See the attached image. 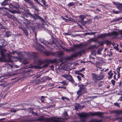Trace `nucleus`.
<instances>
[{
  "label": "nucleus",
  "mask_w": 122,
  "mask_h": 122,
  "mask_svg": "<svg viewBox=\"0 0 122 122\" xmlns=\"http://www.w3.org/2000/svg\"><path fill=\"white\" fill-rule=\"evenodd\" d=\"M43 121L42 122H61L60 119L58 118L53 117L50 118H44L43 116H41L36 118V117H32L28 119L27 121L31 122L33 121Z\"/></svg>",
  "instance_id": "obj_1"
},
{
  "label": "nucleus",
  "mask_w": 122,
  "mask_h": 122,
  "mask_svg": "<svg viewBox=\"0 0 122 122\" xmlns=\"http://www.w3.org/2000/svg\"><path fill=\"white\" fill-rule=\"evenodd\" d=\"M104 113L100 112H90V113H82L78 114V116L81 118V122H85L86 119L85 117H87L90 116H98L102 117Z\"/></svg>",
  "instance_id": "obj_2"
},
{
  "label": "nucleus",
  "mask_w": 122,
  "mask_h": 122,
  "mask_svg": "<svg viewBox=\"0 0 122 122\" xmlns=\"http://www.w3.org/2000/svg\"><path fill=\"white\" fill-rule=\"evenodd\" d=\"M50 62V61L48 60H46L44 61L41 60H39L38 61L39 65L36 66V68L41 69H42L43 68H46L48 66Z\"/></svg>",
  "instance_id": "obj_3"
},
{
  "label": "nucleus",
  "mask_w": 122,
  "mask_h": 122,
  "mask_svg": "<svg viewBox=\"0 0 122 122\" xmlns=\"http://www.w3.org/2000/svg\"><path fill=\"white\" fill-rule=\"evenodd\" d=\"M92 80L95 83H97V81L102 80L105 76L103 74L101 73L98 75L95 73H92Z\"/></svg>",
  "instance_id": "obj_4"
},
{
  "label": "nucleus",
  "mask_w": 122,
  "mask_h": 122,
  "mask_svg": "<svg viewBox=\"0 0 122 122\" xmlns=\"http://www.w3.org/2000/svg\"><path fill=\"white\" fill-rule=\"evenodd\" d=\"M0 54L2 58L6 62H12L13 61L11 59H8V60H6L5 59V55L4 53L7 51V50L5 49H4L3 48V46H0Z\"/></svg>",
  "instance_id": "obj_5"
},
{
  "label": "nucleus",
  "mask_w": 122,
  "mask_h": 122,
  "mask_svg": "<svg viewBox=\"0 0 122 122\" xmlns=\"http://www.w3.org/2000/svg\"><path fill=\"white\" fill-rule=\"evenodd\" d=\"M118 34L117 32L114 31L108 33L101 34L99 36L100 38H102L108 36H111L114 38H115Z\"/></svg>",
  "instance_id": "obj_6"
},
{
  "label": "nucleus",
  "mask_w": 122,
  "mask_h": 122,
  "mask_svg": "<svg viewBox=\"0 0 122 122\" xmlns=\"http://www.w3.org/2000/svg\"><path fill=\"white\" fill-rule=\"evenodd\" d=\"M24 0L29 4L31 8L35 10L38 11V9L37 6H35L33 2L30 0Z\"/></svg>",
  "instance_id": "obj_7"
},
{
  "label": "nucleus",
  "mask_w": 122,
  "mask_h": 122,
  "mask_svg": "<svg viewBox=\"0 0 122 122\" xmlns=\"http://www.w3.org/2000/svg\"><path fill=\"white\" fill-rule=\"evenodd\" d=\"M63 77L66 79L68 80L72 83H73L74 82V81L73 79L71 76L70 75L66 74L63 75Z\"/></svg>",
  "instance_id": "obj_8"
},
{
  "label": "nucleus",
  "mask_w": 122,
  "mask_h": 122,
  "mask_svg": "<svg viewBox=\"0 0 122 122\" xmlns=\"http://www.w3.org/2000/svg\"><path fill=\"white\" fill-rule=\"evenodd\" d=\"M84 51L83 50H81L77 52L72 54L71 55V56L72 57H75L79 56H81V54Z\"/></svg>",
  "instance_id": "obj_9"
},
{
  "label": "nucleus",
  "mask_w": 122,
  "mask_h": 122,
  "mask_svg": "<svg viewBox=\"0 0 122 122\" xmlns=\"http://www.w3.org/2000/svg\"><path fill=\"white\" fill-rule=\"evenodd\" d=\"M88 84L87 82H86L85 85H79V89L81 91L83 92L84 93L86 92L85 91L86 87L85 86H86Z\"/></svg>",
  "instance_id": "obj_10"
},
{
  "label": "nucleus",
  "mask_w": 122,
  "mask_h": 122,
  "mask_svg": "<svg viewBox=\"0 0 122 122\" xmlns=\"http://www.w3.org/2000/svg\"><path fill=\"white\" fill-rule=\"evenodd\" d=\"M30 15L31 16H32L33 17L34 19L37 18L39 19L40 20H41L43 23H45L44 20L41 17L39 16L38 15L36 14H35V15H32L31 14Z\"/></svg>",
  "instance_id": "obj_11"
},
{
  "label": "nucleus",
  "mask_w": 122,
  "mask_h": 122,
  "mask_svg": "<svg viewBox=\"0 0 122 122\" xmlns=\"http://www.w3.org/2000/svg\"><path fill=\"white\" fill-rule=\"evenodd\" d=\"M45 53L47 56L51 55L54 56L56 55V53L48 51L45 52Z\"/></svg>",
  "instance_id": "obj_12"
},
{
  "label": "nucleus",
  "mask_w": 122,
  "mask_h": 122,
  "mask_svg": "<svg viewBox=\"0 0 122 122\" xmlns=\"http://www.w3.org/2000/svg\"><path fill=\"white\" fill-rule=\"evenodd\" d=\"M6 8L5 7H0V13H2L4 15L6 14V11L5 10Z\"/></svg>",
  "instance_id": "obj_13"
},
{
  "label": "nucleus",
  "mask_w": 122,
  "mask_h": 122,
  "mask_svg": "<svg viewBox=\"0 0 122 122\" xmlns=\"http://www.w3.org/2000/svg\"><path fill=\"white\" fill-rule=\"evenodd\" d=\"M111 113H113L116 114L117 115L122 114V109L113 111L111 112Z\"/></svg>",
  "instance_id": "obj_14"
},
{
  "label": "nucleus",
  "mask_w": 122,
  "mask_h": 122,
  "mask_svg": "<svg viewBox=\"0 0 122 122\" xmlns=\"http://www.w3.org/2000/svg\"><path fill=\"white\" fill-rule=\"evenodd\" d=\"M7 17L13 20H14L15 21L16 20V19L13 15L11 14H8L7 15Z\"/></svg>",
  "instance_id": "obj_15"
},
{
  "label": "nucleus",
  "mask_w": 122,
  "mask_h": 122,
  "mask_svg": "<svg viewBox=\"0 0 122 122\" xmlns=\"http://www.w3.org/2000/svg\"><path fill=\"white\" fill-rule=\"evenodd\" d=\"M19 28H21L23 31V32L25 34V36H28V33L26 29L25 28L20 27H19Z\"/></svg>",
  "instance_id": "obj_16"
},
{
  "label": "nucleus",
  "mask_w": 122,
  "mask_h": 122,
  "mask_svg": "<svg viewBox=\"0 0 122 122\" xmlns=\"http://www.w3.org/2000/svg\"><path fill=\"white\" fill-rule=\"evenodd\" d=\"M46 43L45 44V45L47 46V45H51L52 44H54L55 45H56V43L53 40H52L51 42H49L47 41H46Z\"/></svg>",
  "instance_id": "obj_17"
},
{
  "label": "nucleus",
  "mask_w": 122,
  "mask_h": 122,
  "mask_svg": "<svg viewBox=\"0 0 122 122\" xmlns=\"http://www.w3.org/2000/svg\"><path fill=\"white\" fill-rule=\"evenodd\" d=\"M10 6H11L13 7L16 9H18L19 7V5L15 3H14L13 4H11Z\"/></svg>",
  "instance_id": "obj_18"
},
{
  "label": "nucleus",
  "mask_w": 122,
  "mask_h": 122,
  "mask_svg": "<svg viewBox=\"0 0 122 122\" xmlns=\"http://www.w3.org/2000/svg\"><path fill=\"white\" fill-rule=\"evenodd\" d=\"M84 93L83 92L81 91L80 90H79L77 92V94L78 95V96H77V97H79Z\"/></svg>",
  "instance_id": "obj_19"
},
{
  "label": "nucleus",
  "mask_w": 122,
  "mask_h": 122,
  "mask_svg": "<svg viewBox=\"0 0 122 122\" xmlns=\"http://www.w3.org/2000/svg\"><path fill=\"white\" fill-rule=\"evenodd\" d=\"M117 7L121 12H122V3H120L118 4V5L117 6Z\"/></svg>",
  "instance_id": "obj_20"
},
{
  "label": "nucleus",
  "mask_w": 122,
  "mask_h": 122,
  "mask_svg": "<svg viewBox=\"0 0 122 122\" xmlns=\"http://www.w3.org/2000/svg\"><path fill=\"white\" fill-rule=\"evenodd\" d=\"M112 71L111 70L108 74V75H109L108 78L109 79H111L113 75V73H112Z\"/></svg>",
  "instance_id": "obj_21"
},
{
  "label": "nucleus",
  "mask_w": 122,
  "mask_h": 122,
  "mask_svg": "<svg viewBox=\"0 0 122 122\" xmlns=\"http://www.w3.org/2000/svg\"><path fill=\"white\" fill-rule=\"evenodd\" d=\"M75 108L76 110H77L79 109H81V107L79 104H76L75 105Z\"/></svg>",
  "instance_id": "obj_22"
},
{
  "label": "nucleus",
  "mask_w": 122,
  "mask_h": 122,
  "mask_svg": "<svg viewBox=\"0 0 122 122\" xmlns=\"http://www.w3.org/2000/svg\"><path fill=\"white\" fill-rule=\"evenodd\" d=\"M85 18V15H81L79 16V19L81 22L83 21L84 19Z\"/></svg>",
  "instance_id": "obj_23"
},
{
  "label": "nucleus",
  "mask_w": 122,
  "mask_h": 122,
  "mask_svg": "<svg viewBox=\"0 0 122 122\" xmlns=\"http://www.w3.org/2000/svg\"><path fill=\"white\" fill-rule=\"evenodd\" d=\"M103 48H98L97 50V53L99 55L101 54V52L102 51Z\"/></svg>",
  "instance_id": "obj_24"
},
{
  "label": "nucleus",
  "mask_w": 122,
  "mask_h": 122,
  "mask_svg": "<svg viewBox=\"0 0 122 122\" xmlns=\"http://www.w3.org/2000/svg\"><path fill=\"white\" fill-rule=\"evenodd\" d=\"M80 72L79 71H76L75 72V74H76L79 75L81 76L83 78H84V75L81 73L79 72Z\"/></svg>",
  "instance_id": "obj_25"
},
{
  "label": "nucleus",
  "mask_w": 122,
  "mask_h": 122,
  "mask_svg": "<svg viewBox=\"0 0 122 122\" xmlns=\"http://www.w3.org/2000/svg\"><path fill=\"white\" fill-rule=\"evenodd\" d=\"M11 35V32L10 31H8L6 32L5 34V36L7 37L10 36Z\"/></svg>",
  "instance_id": "obj_26"
},
{
  "label": "nucleus",
  "mask_w": 122,
  "mask_h": 122,
  "mask_svg": "<svg viewBox=\"0 0 122 122\" xmlns=\"http://www.w3.org/2000/svg\"><path fill=\"white\" fill-rule=\"evenodd\" d=\"M39 41L45 45L46 41L45 40H43L42 39H40L39 40Z\"/></svg>",
  "instance_id": "obj_27"
},
{
  "label": "nucleus",
  "mask_w": 122,
  "mask_h": 122,
  "mask_svg": "<svg viewBox=\"0 0 122 122\" xmlns=\"http://www.w3.org/2000/svg\"><path fill=\"white\" fill-rule=\"evenodd\" d=\"M102 120H98L97 119H93L92 120V122H102Z\"/></svg>",
  "instance_id": "obj_28"
},
{
  "label": "nucleus",
  "mask_w": 122,
  "mask_h": 122,
  "mask_svg": "<svg viewBox=\"0 0 122 122\" xmlns=\"http://www.w3.org/2000/svg\"><path fill=\"white\" fill-rule=\"evenodd\" d=\"M41 47V48H43V46L41 45H39V46L38 48H37L36 49L37 50H39V51H41V49H40V47Z\"/></svg>",
  "instance_id": "obj_29"
},
{
  "label": "nucleus",
  "mask_w": 122,
  "mask_h": 122,
  "mask_svg": "<svg viewBox=\"0 0 122 122\" xmlns=\"http://www.w3.org/2000/svg\"><path fill=\"white\" fill-rule=\"evenodd\" d=\"M61 99L63 100H64L65 99H66L67 100L69 101L70 100L68 98L66 97H62L61 98Z\"/></svg>",
  "instance_id": "obj_30"
},
{
  "label": "nucleus",
  "mask_w": 122,
  "mask_h": 122,
  "mask_svg": "<svg viewBox=\"0 0 122 122\" xmlns=\"http://www.w3.org/2000/svg\"><path fill=\"white\" fill-rule=\"evenodd\" d=\"M10 12L12 13L15 14V13H17L18 14L19 13V11L16 10H14L10 11Z\"/></svg>",
  "instance_id": "obj_31"
},
{
  "label": "nucleus",
  "mask_w": 122,
  "mask_h": 122,
  "mask_svg": "<svg viewBox=\"0 0 122 122\" xmlns=\"http://www.w3.org/2000/svg\"><path fill=\"white\" fill-rule=\"evenodd\" d=\"M95 34V32H93L91 33L88 32L86 33V34L90 35H94Z\"/></svg>",
  "instance_id": "obj_32"
},
{
  "label": "nucleus",
  "mask_w": 122,
  "mask_h": 122,
  "mask_svg": "<svg viewBox=\"0 0 122 122\" xmlns=\"http://www.w3.org/2000/svg\"><path fill=\"white\" fill-rule=\"evenodd\" d=\"M113 12L115 14H118L121 12L120 11H117L114 10H113Z\"/></svg>",
  "instance_id": "obj_33"
},
{
  "label": "nucleus",
  "mask_w": 122,
  "mask_h": 122,
  "mask_svg": "<svg viewBox=\"0 0 122 122\" xmlns=\"http://www.w3.org/2000/svg\"><path fill=\"white\" fill-rule=\"evenodd\" d=\"M58 54L59 56H60L63 55V53L62 52H60L58 53Z\"/></svg>",
  "instance_id": "obj_34"
},
{
  "label": "nucleus",
  "mask_w": 122,
  "mask_h": 122,
  "mask_svg": "<svg viewBox=\"0 0 122 122\" xmlns=\"http://www.w3.org/2000/svg\"><path fill=\"white\" fill-rule=\"evenodd\" d=\"M63 115L65 117H66L68 115L67 113L66 112H64L63 113Z\"/></svg>",
  "instance_id": "obj_35"
},
{
  "label": "nucleus",
  "mask_w": 122,
  "mask_h": 122,
  "mask_svg": "<svg viewBox=\"0 0 122 122\" xmlns=\"http://www.w3.org/2000/svg\"><path fill=\"white\" fill-rule=\"evenodd\" d=\"M74 5V4L72 2H70V3L68 4V5L69 6H72V5Z\"/></svg>",
  "instance_id": "obj_36"
},
{
  "label": "nucleus",
  "mask_w": 122,
  "mask_h": 122,
  "mask_svg": "<svg viewBox=\"0 0 122 122\" xmlns=\"http://www.w3.org/2000/svg\"><path fill=\"white\" fill-rule=\"evenodd\" d=\"M75 49L73 47H71L70 49V51H75Z\"/></svg>",
  "instance_id": "obj_37"
},
{
  "label": "nucleus",
  "mask_w": 122,
  "mask_h": 122,
  "mask_svg": "<svg viewBox=\"0 0 122 122\" xmlns=\"http://www.w3.org/2000/svg\"><path fill=\"white\" fill-rule=\"evenodd\" d=\"M87 23V21H84L82 22V23L83 25H85Z\"/></svg>",
  "instance_id": "obj_38"
},
{
  "label": "nucleus",
  "mask_w": 122,
  "mask_h": 122,
  "mask_svg": "<svg viewBox=\"0 0 122 122\" xmlns=\"http://www.w3.org/2000/svg\"><path fill=\"white\" fill-rule=\"evenodd\" d=\"M44 96H42L41 97V101L42 102H43L44 100Z\"/></svg>",
  "instance_id": "obj_39"
},
{
  "label": "nucleus",
  "mask_w": 122,
  "mask_h": 122,
  "mask_svg": "<svg viewBox=\"0 0 122 122\" xmlns=\"http://www.w3.org/2000/svg\"><path fill=\"white\" fill-rule=\"evenodd\" d=\"M114 105H115V106H116L118 107H120V105H119V104L118 103H114Z\"/></svg>",
  "instance_id": "obj_40"
},
{
  "label": "nucleus",
  "mask_w": 122,
  "mask_h": 122,
  "mask_svg": "<svg viewBox=\"0 0 122 122\" xmlns=\"http://www.w3.org/2000/svg\"><path fill=\"white\" fill-rule=\"evenodd\" d=\"M113 2L114 4L115 5H117H117H118V4H120V3L118 2H117V3H116L114 2Z\"/></svg>",
  "instance_id": "obj_41"
},
{
  "label": "nucleus",
  "mask_w": 122,
  "mask_h": 122,
  "mask_svg": "<svg viewBox=\"0 0 122 122\" xmlns=\"http://www.w3.org/2000/svg\"><path fill=\"white\" fill-rule=\"evenodd\" d=\"M48 86H54V84L53 83H51L48 84Z\"/></svg>",
  "instance_id": "obj_42"
},
{
  "label": "nucleus",
  "mask_w": 122,
  "mask_h": 122,
  "mask_svg": "<svg viewBox=\"0 0 122 122\" xmlns=\"http://www.w3.org/2000/svg\"><path fill=\"white\" fill-rule=\"evenodd\" d=\"M61 18L64 21H67L68 20L66 18H64L63 17H61Z\"/></svg>",
  "instance_id": "obj_43"
},
{
  "label": "nucleus",
  "mask_w": 122,
  "mask_h": 122,
  "mask_svg": "<svg viewBox=\"0 0 122 122\" xmlns=\"http://www.w3.org/2000/svg\"><path fill=\"white\" fill-rule=\"evenodd\" d=\"M111 81L112 84L113 85H114L115 83V81L114 80H112Z\"/></svg>",
  "instance_id": "obj_44"
},
{
  "label": "nucleus",
  "mask_w": 122,
  "mask_h": 122,
  "mask_svg": "<svg viewBox=\"0 0 122 122\" xmlns=\"http://www.w3.org/2000/svg\"><path fill=\"white\" fill-rule=\"evenodd\" d=\"M77 77L78 80L80 81L81 80V78L80 76H77Z\"/></svg>",
  "instance_id": "obj_45"
},
{
  "label": "nucleus",
  "mask_w": 122,
  "mask_h": 122,
  "mask_svg": "<svg viewBox=\"0 0 122 122\" xmlns=\"http://www.w3.org/2000/svg\"><path fill=\"white\" fill-rule=\"evenodd\" d=\"M1 26V27H0V28H2V29H5L6 28H5V27L2 25L0 23V26Z\"/></svg>",
  "instance_id": "obj_46"
},
{
  "label": "nucleus",
  "mask_w": 122,
  "mask_h": 122,
  "mask_svg": "<svg viewBox=\"0 0 122 122\" xmlns=\"http://www.w3.org/2000/svg\"><path fill=\"white\" fill-rule=\"evenodd\" d=\"M99 18V17L97 16H95L94 18V19H97Z\"/></svg>",
  "instance_id": "obj_47"
},
{
  "label": "nucleus",
  "mask_w": 122,
  "mask_h": 122,
  "mask_svg": "<svg viewBox=\"0 0 122 122\" xmlns=\"http://www.w3.org/2000/svg\"><path fill=\"white\" fill-rule=\"evenodd\" d=\"M62 83L64 85H66L67 84V83L65 81H63L62 82Z\"/></svg>",
  "instance_id": "obj_48"
},
{
  "label": "nucleus",
  "mask_w": 122,
  "mask_h": 122,
  "mask_svg": "<svg viewBox=\"0 0 122 122\" xmlns=\"http://www.w3.org/2000/svg\"><path fill=\"white\" fill-rule=\"evenodd\" d=\"M74 46H75L74 47L75 48H77L79 46V45H74Z\"/></svg>",
  "instance_id": "obj_49"
},
{
  "label": "nucleus",
  "mask_w": 122,
  "mask_h": 122,
  "mask_svg": "<svg viewBox=\"0 0 122 122\" xmlns=\"http://www.w3.org/2000/svg\"><path fill=\"white\" fill-rule=\"evenodd\" d=\"M85 70V69L84 68H82L81 70L80 71H79L80 72H81L82 71H84Z\"/></svg>",
  "instance_id": "obj_50"
},
{
  "label": "nucleus",
  "mask_w": 122,
  "mask_h": 122,
  "mask_svg": "<svg viewBox=\"0 0 122 122\" xmlns=\"http://www.w3.org/2000/svg\"><path fill=\"white\" fill-rule=\"evenodd\" d=\"M42 3L45 6H46V2L45 1V0H44V1H43L42 2Z\"/></svg>",
  "instance_id": "obj_51"
},
{
  "label": "nucleus",
  "mask_w": 122,
  "mask_h": 122,
  "mask_svg": "<svg viewBox=\"0 0 122 122\" xmlns=\"http://www.w3.org/2000/svg\"><path fill=\"white\" fill-rule=\"evenodd\" d=\"M16 74V73H12L10 75H9L10 76H12V75H15Z\"/></svg>",
  "instance_id": "obj_52"
},
{
  "label": "nucleus",
  "mask_w": 122,
  "mask_h": 122,
  "mask_svg": "<svg viewBox=\"0 0 122 122\" xmlns=\"http://www.w3.org/2000/svg\"><path fill=\"white\" fill-rule=\"evenodd\" d=\"M119 100L120 101H122V95L120 97Z\"/></svg>",
  "instance_id": "obj_53"
},
{
  "label": "nucleus",
  "mask_w": 122,
  "mask_h": 122,
  "mask_svg": "<svg viewBox=\"0 0 122 122\" xmlns=\"http://www.w3.org/2000/svg\"><path fill=\"white\" fill-rule=\"evenodd\" d=\"M118 77V78H120V74L119 72L118 73V74H117Z\"/></svg>",
  "instance_id": "obj_54"
},
{
  "label": "nucleus",
  "mask_w": 122,
  "mask_h": 122,
  "mask_svg": "<svg viewBox=\"0 0 122 122\" xmlns=\"http://www.w3.org/2000/svg\"><path fill=\"white\" fill-rule=\"evenodd\" d=\"M4 83H2L1 84H0V85L1 86H4L5 85H4Z\"/></svg>",
  "instance_id": "obj_55"
},
{
  "label": "nucleus",
  "mask_w": 122,
  "mask_h": 122,
  "mask_svg": "<svg viewBox=\"0 0 122 122\" xmlns=\"http://www.w3.org/2000/svg\"><path fill=\"white\" fill-rule=\"evenodd\" d=\"M102 86V84H98V86L99 87H101V86Z\"/></svg>",
  "instance_id": "obj_56"
},
{
  "label": "nucleus",
  "mask_w": 122,
  "mask_h": 122,
  "mask_svg": "<svg viewBox=\"0 0 122 122\" xmlns=\"http://www.w3.org/2000/svg\"><path fill=\"white\" fill-rule=\"evenodd\" d=\"M120 20V18H118L116 19V21H117Z\"/></svg>",
  "instance_id": "obj_57"
},
{
  "label": "nucleus",
  "mask_w": 122,
  "mask_h": 122,
  "mask_svg": "<svg viewBox=\"0 0 122 122\" xmlns=\"http://www.w3.org/2000/svg\"><path fill=\"white\" fill-rule=\"evenodd\" d=\"M34 1H35L36 3H38L39 2V1L38 0H34Z\"/></svg>",
  "instance_id": "obj_58"
},
{
  "label": "nucleus",
  "mask_w": 122,
  "mask_h": 122,
  "mask_svg": "<svg viewBox=\"0 0 122 122\" xmlns=\"http://www.w3.org/2000/svg\"><path fill=\"white\" fill-rule=\"evenodd\" d=\"M65 35H70L68 33H65Z\"/></svg>",
  "instance_id": "obj_59"
},
{
  "label": "nucleus",
  "mask_w": 122,
  "mask_h": 122,
  "mask_svg": "<svg viewBox=\"0 0 122 122\" xmlns=\"http://www.w3.org/2000/svg\"><path fill=\"white\" fill-rule=\"evenodd\" d=\"M114 21H116V19L113 20L111 21V22H114Z\"/></svg>",
  "instance_id": "obj_60"
},
{
  "label": "nucleus",
  "mask_w": 122,
  "mask_h": 122,
  "mask_svg": "<svg viewBox=\"0 0 122 122\" xmlns=\"http://www.w3.org/2000/svg\"><path fill=\"white\" fill-rule=\"evenodd\" d=\"M66 51H70V49L69 50L67 48H66Z\"/></svg>",
  "instance_id": "obj_61"
},
{
  "label": "nucleus",
  "mask_w": 122,
  "mask_h": 122,
  "mask_svg": "<svg viewBox=\"0 0 122 122\" xmlns=\"http://www.w3.org/2000/svg\"><path fill=\"white\" fill-rule=\"evenodd\" d=\"M5 118H2L0 119V120H5Z\"/></svg>",
  "instance_id": "obj_62"
},
{
  "label": "nucleus",
  "mask_w": 122,
  "mask_h": 122,
  "mask_svg": "<svg viewBox=\"0 0 122 122\" xmlns=\"http://www.w3.org/2000/svg\"><path fill=\"white\" fill-rule=\"evenodd\" d=\"M96 10L98 11H99V12L101 11V10L99 9H98V8L97 9H96Z\"/></svg>",
  "instance_id": "obj_63"
},
{
  "label": "nucleus",
  "mask_w": 122,
  "mask_h": 122,
  "mask_svg": "<svg viewBox=\"0 0 122 122\" xmlns=\"http://www.w3.org/2000/svg\"><path fill=\"white\" fill-rule=\"evenodd\" d=\"M41 75V74H39L38 75H37V77H40Z\"/></svg>",
  "instance_id": "obj_64"
}]
</instances>
